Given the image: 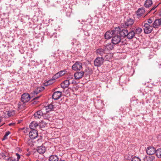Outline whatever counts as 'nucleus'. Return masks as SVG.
<instances>
[{"instance_id":"47","label":"nucleus","mask_w":161,"mask_h":161,"mask_svg":"<svg viewBox=\"0 0 161 161\" xmlns=\"http://www.w3.org/2000/svg\"><path fill=\"white\" fill-rule=\"evenodd\" d=\"M2 121V117H0V123Z\"/></svg>"},{"instance_id":"44","label":"nucleus","mask_w":161,"mask_h":161,"mask_svg":"<svg viewBox=\"0 0 161 161\" xmlns=\"http://www.w3.org/2000/svg\"><path fill=\"white\" fill-rule=\"evenodd\" d=\"M30 154V152H28V153L26 154L25 155H26L27 156H29Z\"/></svg>"},{"instance_id":"39","label":"nucleus","mask_w":161,"mask_h":161,"mask_svg":"<svg viewBox=\"0 0 161 161\" xmlns=\"http://www.w3.org/2000/svg\"><path fill=\"white\" fill-rule=\"evenodd\" d=\"M10 133V132L8 131L6 132L5 135V136H7Z\"/></svg>"},{"instance_id":"2","label":"nucleus","mask_w":161,"mask_h":161,"mask_svg":"<svg viewBox=\"0 0 161 161\" xmlns=\"http://www.w3.org/2000/svg\"><path fill=\"white\" fill-rule=\"evenodd\" d=\"M30 99V95L29 94L25 93L23 94L21 96V100L23 104H22L21 103H19L18 105V108L19 109L23 108L25 106L24 103L28 102Z\"/></svg>"},{"instance_id":"34","label":"nucleus","mask_w":161,"mask_h":161,"mask_svg":"<svg viewBox=\"0 0 161 161\" xmlns=\"http://www.w3.org/2000/svg\"><path fill=\"white\" fill-rule=\"evenodd\" d=\"M142 29L140 28H138L136 29V32L138 34L140 33L142 31Z\"/></svg>"},{"instance_id":"9","label":"nucleus","mask_w":161,"mask_h":161,"mask_svg":"<svg viewBox=\"0 0 161 161\" xmlns=\"http://www.w3.org/2000/svg\"><path fill=\"white\" fill-rule=\"evenodd\" d=\"M27 143L31 147H32L34 145H38L40 143L37 142V140L33 138H30L28 139Z\"/></svg>"},{"instance_id":"15","label":"nucleus","mask_w":161,"mask_h":161,"mask_svg":"<svg viewBox=\"0 0 161 161\" xmlns=\"http://www.w3.org/2000/svg\"><path fill=\"white\" fill-rule=\"evenodd\" d=\"M107 52L106 51V49L104 48H100L97 49L96 50V54L97 55L100 56H103Z\"/></svg>"},{"instance_id":"29","label":"nucleus","mask_w":161,"mask_h":161,"mask_svg":"<svg viewBox=\"0 0 161 161\" xmlns=\"http://www.w3.org/2000/svg\"><path fill=\"white\" fill-rule=\"evenodd\" d=\"M47 112L52 111L53 109V106L52 104H49L46 107Z\"/></svg>"},{"instance_id":"3","label":"nucleus","mask_w":161,"mask_h":161,"mask_svg":"<svg viewBox=\"0 0 161 161\" xmlns=\"http://www.w3.org/2000/svg\"><path fill=\"white\" fill-rule=\"evenodd\" d=\"M118 31L116 29V28L114 30L107 31L105 34V38L107 39H110L113 37L114 34H117L119 33Z\"/></svg>"},{"instance_id":"45","label":"nucleus","mask_w":161,"mask_h":161,"mask_svg":"<svg viewBox=\"0 0 161 161\" xmlns=\"http://www.w3.org/2000/svg\"><path fill=\"white\" fill-rule=\"evenodd\" d=\"M14 125V123H10L8 125L9 126H11L12 125Z\"/></svg>"},{"instance_id":"13","label":"nucleus","mask_w":161,"mask_h":161,"mask_svg":"<svg viewBox=\"0 0 161 161\" xmlns=\"http://www.w3.org/2000/svg\"><path fill=\"white\" fill-rule=\"evenodd\" d=\"M146 152L148 154L151 155L156 152V149L153 147H149L147 148Z\"/></svg>"},{"instance_id":"33","label":"nucleus","mask_w":161,"mask_h":161,"mask_svg":"<svg viewBox=\"0 0 161 161\" xmlns=\"http://www.w3.org/2000/svg\"><path fill=\"white\" fill-rule=\"evenodd\" d=\"M66 72V71L65 70H61L58 72V74H60V76H61L64 75Z\"/></svg>"},{"instance_id":"31","label":"nucleus","mask_w":161,"mask_h":161,"mask_svg":"<svg viewBox=\"0 0 161 161\" xmlns=\"http://www.w3.org/2000/svg\"><path fill=\"white\" fill-rule=\"evenodd\" d=\"M131 161H141V160L139 157L134 156L132 158Z\"/></svg>"},{"instance_id":"27","label":"nucleus","mask_w":161,"mask_h":161,"mask_svg":"<svg viewBox=\"0 0 161 161\" xmlns=\"http://www.w3.org/2000/svg\"><path fill=\"white\" fill-rule=\"evenodd\" d=\"M55 81L53 78L45 82L44 84V86H47L49 85H51L54 83Z\"/></svg>"},{"instance_id":"5","label":"nucleus","mask_w":161,"mask_h":161,"mask_svg":"<svg viewBox=\"0 0 161 161\" xmlns=\"http://www.w3.org/2000/svg\"><path fill=\"white\" fill-rule=\"evenodd\" d=\"M116 29L118 31V34L120 36L123 37H126V36L128 34V31L127 29H122L120 31V28L119 27H116Z\"/></svg>"},{"instance_id":"8","label":"nucleus","mask_w":161,"mask_h":161,"mask_svg":"<svg viewBox=\"0 0 161 161\" xmlns=\"http://www.w3.org/2000/svg\"><path fill=\"white\" fill-rule=\"evenodd\" d=\"M82 64L80 62L77 61L72 66V68L75 71L80 70L82 68Z\"/></svg>"},{"instance_id":"16","label":"nucleus","mask_w":161,"mask_h":161,"mask_svg":"<svg viewBox=\"0 0 161 161\" xmlns=\"http://www.w3.org/2000/svg\"><path fill=\"white\" fill-rule=\"evenodd\" d=\"M84 75L83 71L76 72L74 74V77L75 79L78 80L81 78Z\"/></svg>"},{"instance_id":"35","label":"nucleus","mask_w":161,"mask_h":161,"mask_svg":"<svg viewBox=\"0 0 161 161\" xmlns=\"http://www.w3.org/2000/svg\"><path fill=\"white\" fill-rule=\"evenodd\" d=\"M153 17H151L147 20L148 23L150 24H151L153 21Z\"/></svg>"},{"instance_id":"22","label":"nucleus","mask_w":161,"mask_h":161,"mask_svg":"<svg viewBox=\"0 0 161 161\" xmlns=\"http://www.w3.org/2000/svg\"><path fill=\"white\" fill-rule=\"evenodd\" d=\"M135 35V32L134 31H131L130 32L128 31V34L126 36L127 38L129 39L133 38Z\"/></svg>"},{"instance_id":"25","label":"nucleus","mask_w":161,"mask_h":161,"mask_svg":"<svg viewBox=\"0 0 161 161\" xmlns=\"http://www.w3.org/2000/svg\"><path fill=\"white\" fill-rule=\"evenodd\" d=\"M154 159L153 156L150 155L145 156L143 159L144 161H152Z\"/></svg>"},{"instance_id":"14","label":"nucleus","mask_w":161,"mask_h":161,"mask_svg":"<svg viewBox=\"0 0 161 161\" xmlns=\"http://www.w3.org/2000/svg\"><path fill=\"white\" fill-rule=\"evenodd\" d=\"M153 25L154 28H158L161 25V19H155Z\"/></svg>"},{"instance_id":"21","label":"nucleus","mask_w":161,"mask_h":161,"mask_svg":"<svg viewBox=\"0 0 161 161\" xmlns=\"http://www.w3.org/2000/svg\"><path fill=\"white\" fill-rule=\"evenodd\" d=\"M44 89V87L43 86H40L37 87L36 89L33 91L32 93L33 94L36 95L39 92L43 91Z\"/></svg>"},{"instance_id":"40","label":"nucleus","mask_w":161,"mask_h":161,"mask_svg":"<svg viewBox=\"0 0 161 161\" xmlns=\"http://www.w3.org/2000/svg\"><path fill=\"white\" fill-rule=\"evenodd\" d=\"M76 42V40L75 39H73L72 40V42H71V44L73 45L75 43V42Z\"/></svg>"},{"instance_id":"23","label":"nucleus","mask_w":161,"mask_h":161,"mask_svg":"<svg viewBox=\"0 0 161 161\" xmlns=\"http://www.w3.org/2000/svg\"><path fill=\"white\" fill-rule=\"evenodd\" d=\"M145 12L144 9L143 8H141L138 9L136 12V14L137 16H141L142 14L144 13Z\"/></svg>"},{"instance_id":"42","label":"nucleus","mask_w":161,"mask_h":161,"mask_svg":"<svg viewBox=\"0 0 161 161\" xmlns=\"http://www.w3.org/2000/svg\"><path fill=\"white\" fill-rule=\"evenodd\" d=\"M41 96V95H40L39 96H37V97H34V98L33 99L34 100L37 99L38 98H39Z\"/></svg>"},{"instance_id":"12","label":"nucleus","mask_w":161,"mask_h":161,"mask_svg":"<svg viewBox=\"0 0 161 161\" xmlns=\"http://www.w3.org/2000/svg\"><path fill=\"white\" fill-rule=\"evenodd\" d=\"M29 126L31 130H37V128L38 127L40 128V126L35 121L31 122Z\"/></svg>"},{"instance_id":"38","label":"nucleus","mask_w":161,"mask_h":161,"mask_svg":"<svg viewBox=\"0 0 161 161\" xmlns=\"http://www.w3.org/2000/svg\"><path fill=\"white\" fill-rule=\"evenodd\" d=\"M7 114L9 117L12 115V112L11 110L8 111L7 112Z\"/></svg>"},{"instance_id":"24","label":"nucleus","mask_w":161,"mask_h":161,"mask_svg":"<svg viewBox=\"0 0 161 161\" xmlns=\"http://www.w3.org/2000/svg\"><path fill=\"white\" fill-rule=\"evenodd\" d=\"M113 47L112 44L111 43H108L105 46L104 49H106V51L107 52V51L111 50L113 49Z\"/></svg>"},{"instance_id":"1","label":"nucleus","mask_w":161,"mask_h":161,"mask_svg":"<svg viewBox=\"0 0 161 161\" xmlns=\"http://www.w3.org/2000/svg\"><path fill=\"white\" fill-rule=\"evenodd\" d=\"M29 137L37 140V142L41 143L42 137L41 136L38 135V131L37 130H31L29 133Z\"/></svg>"},{"instance_id":"30","label":"nucleus","mask_w":161,"mask_h":161,"mask_svg":"<svg viewBox=\"0 0 161 161\" xmlns=\"http://www.w3.org/2000/svg\"><path fill=\"white\" fill-rule=\"evenodd\" d=\"M156 154L158 158H161V148L158 149L156 151Z\"/></svg>"},{"instance_id":"7","label":"nucleus","mask_w":161,"mask_h":161,"mask_svg":"<svg viewBox=\"0 0 161 161\" xmlns=\"http://www.w3.org/2000/svg\"><path fill=\"white\" fill-rule=\"evenodd\" d=\"M121 41V37L119 34H114L112 37V42L113 44H116Z\"/></svg>"},{"instance_id":"20","label":"nucleus","mask_w":161,"mask_h":161,"mask_svg":"<svg viewBox=\"0 0 161 161\" xmlns=\"http://www.w3.org/2000/svg\"><path fill=\"white\" fill-rule=\"evenodd\" d=\"M48 160L50 161H58L59 158L57 155L52 154L49 156Z\"/></svg>"},{"instance_id":"37","label":"nucleus","mask_w":161,"mask_h":161,"mask_svg":"<svg viewBox=\"0 0 161 161\" xmlns=\"http://www.w3.org/2000/svg\"><path fill=\"white\" fill-rule=\"evenodd\" d=\"M16 156H17V159L16 160L17 161H19V159H20V157L19 154L18 153H16Z\"/></svg>"},{"instance_id":"26","label":"nucleus","mask_w":161,"mask_h":161,"mask_svg":"<svg viewBox=\"0 0 161 161\" xmlns=\"http://www.w3.org/2000/svg\"><path fill=\"white\" fill-rule=\"evenodd\" d=\"M152 4L153 3L151 0H147L145 2L144 6L146 8H149Z\"/></svg>"},{"instance_id":"4","label":"nucleus","mask_w":161,"mask_h":161,"mask_svg":"<svg viewBox=\"0 0 161 161\" xmlns=\"http://www.w3.org/2000/svg\"><path fill=\"white\" fill-rule=\"evenodd\" d=\"M144 24V31L145 34H148L151 33L153 29V27L149 24L147 23H143Z\"/></svg>"},{"instance_id":"50","label":"nucleus","mask_w":161,"mask_h":161,"mask_svg":"<svg viewBox=\"0 0 161 161\" xmlns=\"http://www.w3.org/2000/svg\"><path fill=\"white\" fill-rule=\"evenodd\" d=\"M45 119H47V118H45Z\"/></svg>"},{"instance_id":"10","label":"nucleus","mask_w":161,"mask_h":161,"mask_svg":"<svg viewBox=\"0 0 161 161\" xmlns=\"http://www.w3.org/2000/svg\"><path fill=\"white\" fill-rule=\"evenodd\" d=\"M134 22V20L132 19H127V20L125 22V27L127 28L131 27Z\"/></svg>"},{"instance_id":"28","label":"nucleus","mask_w":161,"mask_h":161,"mask_svg":"<svg viewBox=\"0 0 161 161\" xmlns=\"http://www.w3.org/2000/svg\"><path fill=\"white\" fill-rule=\"evenodd\" d=\"M8 155V154L6 153H2L0 155V158H2L4 160H6L8 159L7 158Z\"/></svg>"},{"instance_id":"6","label":"nucleus","mask_w":161,"mask_h":161,"mask_svg":"<svg viewBox=\"0 0 161 161\" xmlns=\"http://www.w3.org/2000/svg\"><path fill=\"white\" fill-rule=\"evenodd\" d=\"M104 59L102 57H97L94 60V65L97 67L100 66L103 63Z\"/></svg>"},{"instance_id":"36","label":"nucleus","mask_w":161,"mask_h":161,"mask_svg":"<svg viewBox=\"0 0 161 161\" xmlns=\"http://www.w3.org/2000/svg\"><path fill=\"white\" fill-rule=\"evenodd\" d=\"M8 161H17L16 159L14 158H8Z\"/></svg>"},{"instance_id":"41","label":"nucleus","mask_w":161,"mask_h":161,"mask_svg":"<svg viewBox=\"0 0 161 161\" xmlns=\"http://www.w3.org/2000/svg\"><path fill=\"white\" fill-rule=\"evenodd\" d=\"M158 5H157L156 6H154L152 9H151V10L150 12L151 11H152V10H154L158 6Z\"/></svg>"},{"instance_id":"43","label":"nucleus","mask_w":161,"mask_h":161,"mask_svg":"<svg viewBox=\"0 0 161 161\" xmlns=\"http://www.w3.org/2000/svg\"><path fill=\"white\" fill-rule=\"evenodd\" d=\"M7 138V136H5L4 135L3 136V138L2 139V140L3 141Z\"/></svg>"},{"instance_id":"19","label":"nucleus","mask_w":161,"mask_h":161,"mask_svg":"<svg viewBox=\"0 0 161 161\" xmlns=\"http://www.w3.org/2000/svg\"><path fill=\"white\" fill-rule=\"evenodd\" d=\"M46 150V149L45 147L41 146L38 147L37 151L40 154H42L45 152Z\"/></svg>"},{"instance_id":"32","label":"nucleus","mask_w":161,"mask_h":161,"mask_svg":"<svg viewBox=\"0 0 161 161\" xmlns=\"http://www.w3.org/2000/svg\"><path fill=\"white\" fill-rule=\"evenodd\" d=\"M58 73H56L53 77L52 78L53 79L55 80L56 79H57V78H58L59 77H60V75Z\"/></svg>"},{"instance_id":"46","label":"nucleus","mask_w":161,"mask_h":161,"mask_svg":"<svg viewBox=\"0 0 161 161\" xmlns=\"http://www.w3.org/2000/svg\"><path fill=\"white\" fill-rule=\"evenodd\" d=\"M66 14L68 17H69L70 16V13H69V14Z\"/></svg>"},{"instance_id":"17","label":"nucleus","mask_w":161,"mask_h":161,"mask_svg":"<svg viewBox=\"0 0 161 161\" xmlns=\"http://www.w3.org/2000/svg\"><path fill=\"white\" fill-rule=\"evenodd\" d=\"M43 115L44 114L42 111L39 110L34 114V116L36 119H39L41 118Z\"/></svg>"},{"instance_id":"11","label":"nucleus","mask_w":161,"mask_h":161,"mask_svg":"<svg viewBox=\"0 0 161 161\" xmlns=\"http://www.w3.org/2000/svg\"><path fill=\"white\" fill-rule=\"evenodd\" d=\"M62 92L58 91L54 92L52 96V98L55 100L58 99L61 96Z\"/></svg>"},{"instance_id":"49","label":"nucleus","mask_w":161,"mask_h":161,"mask_svg":"<svg viewBox=\"0 0 161 161\" xmlns=\"http://www.w3.org/2000/svg\"><path fill=\"white\" fill-rule=\"evenodd\" d=\"M125 158H126V156H125ZM126 158V159H129V158Z\"/></svg>"},{"instance_id":"18","label":"nucleus","mask_w":161,"mask_h":161,"mask_svg":"<svg viewBox=\"0 0 161 161\" xmlns=\"http://www.w3.org/2000/svg\"><path fill=\"white\" fill-rule=\"evenodd\" d=\"M70 84V82L69 80H66L63 81L61 84V87L65 88L68 87Z\"/></svg>"},{"instance_id":"48","label":"nucleus","mask_w":161,"mask_h":161,"mask_svg":"<svg viewBox=\"0 0 161 161\" xmlns=\"http://www.w3.org/2000/svg\"><path fill=\"white\" fill-rule=\"evenodd\" d=\"M59 161H65L64 160H61Z\"/></svg>"}]
</instances>
